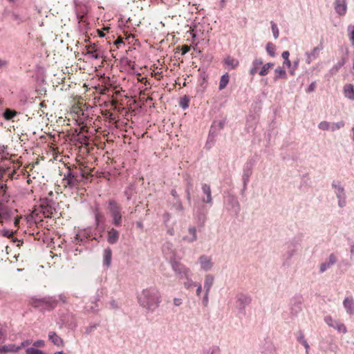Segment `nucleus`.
<instances>
[{
	"label": "nucleus",
	"mask_w": 354,
	"mask_h": 354,
	"mask_svg": "<svg viewBox=\"0 0 354 354\" xmlns=\"http://www.w3.org/2000/svg\"><path fill=\"white\" fill-rule=\"evenodd\" d=\"M335 328H336L339 332H342L343 333H346L347 332L346 326L342 323L337 322Z\"/></svg>",
	"instance_id": "47"
},
{
	"label": "nucleus",
	"mask_w": 354,
	"mask_h": 354,
	"mask_svg": "<svg viewBox=\"0 0 354 354\" xmlns=\"http://www.w3.org/2000/svg\"><path fill=\"white\" fill-rule=\"evenodd\" d=\"M75 12L79 22L84 21V17L88 12L87 7L79 0H74Z\"/></svg>",
	"instance_id": "11"
},
{
	"label": "nucleus",
	"mask_w": 354,
	"mask_h": 354,
	"mask_svg": "<svg viewBox=\"0 0 354 354\" xmlns=\"http://www.w3.org/2000/svg\"><path fill=\"white\" fill-rule=\"evenodd\" d=\"M189 98L187 96H184L183 97H182L180 99L179 104H180V106L183 109L185 110L189 106Z\"/></svg>",
	"instance_id": "40"
},
{
	"label": "nucleus",
	"mask_w": 354,
	"mask_h": 354,
	"mask_svg": "<svg viewBox=\"0 0 354 354\" xmlns=\"http://www.w3.org/2000/svg\"><path fill=\"white\" fill-rule=\"evenodd\" d=\"M224 62L228 67H230V69H234L239 65V61L230 56H227L225 59Z\"/></svg>",
	"instance_id": "30"
},
{
	"label": "nucleus",
	"mask_w": 354,
	"mask_h": 354,
	"mask_svg": "<svg viewBox=\"0 0 354 354\" xmlns=\"http://www.w3.org/2000/svg\"><path fill=\"white\" fill-rule=\"evenodd\" d=\"M189 235L183 237V239L188 243H192L197 239L196 229L195 227H190L188 229Z\"/></svg>",
	"instance_id": "22"
},
{
	"label": "nucleus",
	"mask_w": 354,
	"mask_h": 354,
	"mask_svg": "<svg viewBox=\"0 0 354 354\" xmlns=\"http://www.w3.org/2000/svg\"><path fill=\"white\" fill-rule=\"evenodd\" d=\"M80 174V171L78 169H71V167L68 165V186L73 185L75 182L78 181L77 178L79 177V174Z\"/></svg>",
	"instance_id": "18"
},
{
	"label": "nucleus",
	"mask_w": 354,
	"mask_h": 354,
	"mask_svg": "<svg viewBox=\"0 0 354 354\" xmlns=\"http://www.w3.org/2000/svg\"><path fill=\"white\" fill-rule=\"evenodd\" d=\"M198 262L201 265V268L204 271H209L213 267V262L212 261V258L207 255H201L198 258Z\"/></svg>",
	"instance_id": "14"
},
{
	"label": "nucleus",
	"mask_w": 354,
	"mask_h": 354,
	"mask_svg": "<svg viewBox=\"0 0 354 354\" xmlns=\"http://www.w3.org/2000/svg\"><path fill=\"white\" fill-rule=\"evenodd\" d=\"M119 239V232L114 228L108 231V242L111 244H115Z\"/></svg>",
	"instance_id": "23"
},
{
	"label": "nucleus",
	"mask_w": 354,
	"mask_h": 354,
	"mask_svg": "<svg viewBox=\"0 0 354 354\" xmlns=\"http://www.w3.org/2000/svg\"><path fill=\"white\" fill-rule=\"evenodd\" d=\"M171 194L178 201H179V198H178V195L177 194V192L176 189H172L171 191Z\"/></svg>",
	"instance_id": "63"
},
{
	"label": "nucleus",
	"mask_w": 354,
	"mask_h": 354,
	"mask_svg": "<svg viewBox=\"0 0 354 354\" xmlns=\"http://www.w3.org/2000/svg\"><path fill=\"white\" fill-rule=\"evenodd\" d=\"M297 341L305 347L306 353V354H308L310 346L307 341L305 339L304 335L302 333H299V335L297 336Z\"/></svg>",
	"instance_id": "37"
},
{
	"label": "nucleus",
	"mask_w": 354,
	"mask_h": 354,
	"mask_svg": "<svg viewBox=\"0 0 354 354\" xmlns=\"http://www.w3.org/2000/svg\"><path fill=\"white\" fill-rule=\"evenodd\" d=\"M332 187L334 189L335 194L338 200V206L344 207L346 206V194L344 187L340 182L334 180L332 183Z\"/></svg>",
	"instance_id": "4"
},
{
	"label": "nucleus",
	"mask_w": 354,
	"mask_h": 354,
	"mask_svg": "<svg viewBox=\"0 0 354 354\" xmlns=\"http://www.w3.org/2000/svg\"><path fill=\"white\" fill-rule=\"evenodd\" d=\"M72 102L70 111H68L71 118H68V122H72L75 125L80 127L84 124L85 119L84 111L81 107L83 100L82 98H80L77 102L73 100Z\"/></svg>",
	"instance_id": "2"
},
{
	"label": "nucleus",
	"mask_w": 354,
	"mask_h": 354,
	"mask_svg": "<svg viewBox=\"0 0 354 354\" xmlns=\"http://www.w3.org/2000/svg\"><path fill=\"white\" fill-rule=\"evenodd\" d=\"M274 63L269 62L264 64L261 69L259 71V74L261 76H265L268 73L269 69L272 68L274 66Z\"/></svg>",
	"instance_id": "35"
},
{
	"label": "nucleus",
	"mask_w": 354,
	"mask_h": 354,
	"mask_svg": "<svg viewBox=\"0 0 354 354\" xmlns=\"http://www.w3.org/2000/svg\"><path fill=\"white\" fill-rule=\"evenodd\" d=\"M187 185H186V190H189V192H191V190L193 188V183H192V179L189 177L187 179Z\"/></svg>",
	"instance_id": "53"
},
{
	"label": "nucleus",
	"mask_w": 354,
	"mask_h": 354,
	"mask_svg": "<svg viewBox=\"0 0 354 354\" xmlns=\"http://www.w3.org/2000/svg\"><path fill=\"white\" fill-rule=\"evenodd\" d=\"M140 305L148 311H153L160 303V295L155 288L144 289L138 296Z\"/></svg>",
	"instance_id": "1"
},
{
	"label": "nucleus",
	"mask_w": 354,
	"mask_h": 354,
	"mask_svg": "<svg viewBox=\"0 0 354 354\" xmlns=\"http://www.w3.org/2000/svg\"><path fill=\"white\" fill-rule=\"evenodd\" d=\"M346 62V59L345 57H342L338 62L333 66V68L330 70V73L332 75L335 74L339 69L342 67Z\"/></svg>",
	"instance_id": "32"
},
{
	"label": "nucleus",
	"mask_w": 354,
	"mask_h": 354,
	"mask_svg": "<svg viewBox=\"0 0 354 354\" xmlns=\"http://www.w3.org/2000/svg\"><path fill=\"white\" fill-rule=\"evenodd\" d=\"M344 94L348 99L354 100V86L351 84L344 85Z\"/></svg>",
	"instance_id": "24"
},
{
	"label": "nucleus",
	"mask_w": 354,
	"mask_h": 354,
	"mask_svg": "<svg viewBox=\"0 0 354 354\" xmlns=\"http://www.w3.org/2000/svg\"><path fill=\"white\" fill-rule=\"evenodd\" d=\"M252 299L250 296L244 294L237 295L236 308L241 314H245V307L250 304Z\"/></svg>",
	"instance_id": "10"
},
{
	"label": "nucleus",
	"mask_w": 354,
	"mask_h": 354,
	"mask_svg": "<svg viewBox=\"0 0 354 354\" xmlns=\"http://www.w3.org/2000/svg\"><path fill=\"white\" fill-rule=\"evenodd\" d=\"M229 81H230V77H229V75L228 73H225L224 75H223L221 77V80H220V82H219V86H218V88L219 90H223L224 89L227 84L229 83Z\"/></svg>",
	"instance_id": "33"
},
{
	"label": "nucleus",
	"mask_w": 354,
	"mask_h": 354,
	"mask_svg": "<svg viewBox=\"0 0 354 354\" xmlns=\"http://www.w3.org/2000/svg\"><path fill=\"white\" fill-rule=\"evenodd\" d=\"M16 232H13V231H11V230H7V229H3L2 231H1V235L4 237H7V238H11L12 234H15Z\"/></svg>",
	"instance_id": "48"
},
{
	"label": "nucleus",
	"mask_w": 354,
	"mask_h": 354,
	"mask_svg": "<svg viewBox=\"0 0 354 354\" xmlns=\"http://www.w3.org/2000/svg\"><path fill=\"white\" fill-rule=\"evenodd\" d=\"M171 265L176 274L179 275L180 278L185 277L188 279L189 276L191 274V271L188 268L176 260L171 261Z\"/></svg>",
	"instance_id": "6"
},
{
	"label": "nucleus",
	"mask_w": 354,
	"mask_h": 354,
	"mask_svg": "<svg viewBox=\"0 0 354 354\" xmlns=\"http://www.w3.org/2000/svg\"><path fill=\"white\" fill-rule=\"evenodd\" d=\"M276 75L274 77V81H277L279 78L286 79V73L284 69L282 68H277L275 69Z\"/></svg>",
	"instance_id": "36"
},
{
	"label": "nucleus",
	"mask_w": 354,
	"mask_h": 354,
	"mask_svg": "<svg viewBox=\"0 0 354 354\" xmlns=\"http://www.w3.org/2000/svg\"><path fill=\"white\" fill-rule=\"evenodd\" d=\"M33 346L35 347H42L44 346V341L41 339L37 340L33 343Z\"/></svg>",
	"instance_id": "56"
},
{
	"label": "nucleus",
	"mask_w": 354,
	"mask_h": 354,
	"mask_svg": "<svg viewBox=\"0 0 354 354\" xmlns=\"http://www.w3.org/2000/svg\"><path fill=\"white\" fill-rule=\"evenodd\" d=\"M209 354H220V349L218 346H214L210 349Z\"/></svg>",
	"instance_id": "58"
},
{
	"label": "nucleus",
	"mask_w": 354,
	"mask_h": 354,
	"mask_svg": "<svg viewBox=\"0 0 354 354\" xmlns=\"http://www.w3.org/2000/svg\"><path fill=\"white\" fill-rule=\"evenodd\" d=\"M316 87H317L316 82H312L309 85L308 88L306 90V92L307 93H312V92H313L315 90Z\"/></svg>",
	"instance_id": "51"
},
{
	"label": "nucleus",
	"mask_w": 354,
	"mask_h": 354,
	"mask_svg": "<svg viewBox=\"0 0 354 354\" xmlns=\"http://www.w3.org/2000/svg\"><path fill=\"white\" fill-rule=\"evenodd\" d=\"M318 127L320 129H322L324 131H326V130H328L330 129V124L328 122H326V121H322L321 122L319 125H318Z\"/></svg>",
	"instance_id": "45"
},
{
	"label": "nucleus",
	"mask_w": 354,
	"mask_h": 354,
	"mask_svg": "<svg viewBox=\"0 0 354 354\" xmlns=\"http://www.w3.org/2000/svg\"><path fill=\"white\" fill-rule=\"evenodd\" d=\"M26 353V354H45L41 350L33 347L28 348Z\"/></svg>",
	"instance_id": "43"
},
{
	"label": "nucleus",
	"mask_w": 354,
	"mask_h": 354,
	"mask_svg": "<svg viewBox=\"0 0 354 354\" xmlns=\"http://www.w3.org/2000/svg\"><path fill=\"white\" fill-rule=\"evenodd\" d=\"M109 207L113 218V223L115 226H120L122 223V215L120 206L118 205L115 201L112 200L109 203Z\"/></svg>",
	"instance_id": "5"
},
{
	"label": "nucleus",
	"mask_w": 354,
	"mask_h": 354,
	"mask_svg": "<svg viewBox=\"0 0 354 354\" xmlns=\"http://www.w3.org/2000/svg\"><path fill=\"white\" fill-rule=\"evenodd\" d=\"M32 304L36 308L41 307L46 309H51L55 307L56 301L51 297H45L40 299H34Z\"/></svg>",
	"instance_id": "7"
},
{
	"label": "nucleus",
	"mask_w": 354,
	"mask_h": 354,
	"mask_svg": "<svg viewBox=\"0 0 354 354\" xmlns=\"http://www.w3.org/2000/svg\"><path fill=\"white\" fill-rule=\"evenodd\" d=\"M343 306L349 315L354 314V299L353 297H346L343 301Z\"/></svg>",
	"instance_id": "20"
},
{
	"label": "nucleus",
	"mask_w": 354,
	"mask_h": 354,
	"mask_svg": "<svg viewBox=\"0 0 354 354\" xmlns=\"http://www.w3.org/2000/svg\"><path fill=\"white\" fill-rule=\"evenodd\" d=\"M86 48V55L90 56L91 58L97 59L102 57L101 50L97 44H91L87 46Z\"/></svg>",
	"instance_id": "15"
},
{
	"label": "nucleus",
	"mask_w": 354,
	"mask_h": 354,
	"mask_svg": "<svg viewBox=\"0 0 354 354\" xmlns=\"http://www.w3.org/2000/svg\"><path fill=\"white\" fill-rule=\"evenodd\" d=\"M55 203L52 201L47 198L41 201L40 207L42 209L43 214L46 217H50L54 212L57 213L56 208L54 207Z\"/></svg>",
	"instance_id": "12"
},
{
	"label": "nucleus",
	"mask_w": 354,
	"mask_h": 354,
	"mask_svg": "<svg viewBox=\"0 0 354 354\" xmlns=\"http://www.w3.org/2000/svg\"><path fill=\"white\" fill-rule=\"evenodd\" d=\"M298 245L299 241L295 238L292 239L285 244V247L287 250L283 254V257L286 262L290 261L294 256Z\"/></svg>",
	"instance_id": "9"
},
{
	"label": "nucleus",
	"mask_w": 354,
	"mask_h": 354,
	"mask_svg": "<svg viewBox=\"0 0 354 354\" xmlns=\"http://www.w3.org/2000/svg\"><path fill=\"white\" fill-rule=\"evenodd\" d=\"M17 112L15 110H12L10 109H6L4 112L3 113V117L6 120H10L12 119L16 115Z\"/></svg>",
	"instance_id": "34"
},
{
	"label": "nucleus",
	"mask_w": 354,
	"mask_h": 354,
	"mask_svg": "<svg viewBox=\"0 0 354 354\" xmlns=\"http://www.w3.org/2000/svg\"><path fill=\"white\" fill-rule=\"evenodd\" d=\"M350 252H351V259H352V257H354V243L351 245Z\"/></svg>",
	"instance_id": "64"
},
{
	"label": "nucleus",
	"mask_w": 354,
	"mask_h": 354,
	"mask_svg": "<svg viewBox=\"0 0 354 354\" xmlns=\"http://www.w3.org/2000/svg\"><path fill=\"white\" fill-rule=\"evenodd\" d=\"M266 48L269 55L271 57L275 56V46L273 44L270 42L268 43Z\"/></svg>",
	"instance_id": "38"
},
{
	"label": "nucleus",
	"mask_w": 354,
	"mask_h": 354,
	"mask_svg": "<svg viewBox=\"0 0 354 354\" xmlns=\"http://www.w3.org/2000/svg\"><path fill=\"white\" fill-rule=\"evenodd\" d=\"M325 322L330 327L335 328L336 321L333 320L330 316L324 318Z\"/></svg>",
	"instance_id": "46"
},
{
	"label": "nucleus",
	"mask_w": 354,
	"mask_h": 354,
	"mask_svg": "<svg viewBox=\"0 0 354 354\" xmlns=\"http://www.w3.org/2000/svg\"><path fill=\"white\" fill-rule=\"evenodd\" d=\"M21 348V346H17L15 344L4 345L0 348V353L2 352H17Z\"/></svg>",
	"instance_id": "31"
},
{
	"label": "nucleus",
	"mask_w": 354,
	"mask_h": 354,
	"mask_svg": "<svg viewBox=\"0 0 354 354\" xmlns=\"http://www.w3.org/2000/svg\"><path fill=\"white\" fill-rule=\"evenodd\" d=\"M48 338L56 346H59L64 344L63 339L60 337H59L55 332H49Z\"/></svg>",
	"instance_id": "25"
},
{
	"label": "nucleus",
	"mask_w": 354,
	"mask_h": 354,
	"mask_svg": "<svg viewBox=\"0 0 354 354\" xmlns=\"http://www.w3.org/2000/svg\"><path fill=\"white\" fill-rule=\"evenodd\" d=\"M185 192L187 202L189 204H191V192H189V190H185Z\"/></svg>",
	"instance_id": "61"
},
{
	"label": "nucleus",
	"mask_w": 354,
	"mask_h": 354,
	"mask_svg": "<svg viewBox=\"0 0 354 354\" xmlns=\"http://www.w3.org/2000/svg\"><path fill=\"white\" fill-rule=\"evenodd\" d=\"M346 0H335V9L339 15H344L346 12Z\"/></svg>",
	"instance_id": "21"
},
{
	"label": "nucleus",
	"mask_w": 354,
	"mask_h": 354,
	"mask_svg": "<svg viewBox=\"0 0 354 354\" xmlns=\"http://www.w3.org/2000/svg\"><path fill=\"white\" fill-rule=\"evenodd\" d=\"M345 123L344 121H339L335 123H333L330 125V129L332 131H335L344 126Z\"/></svg>",
	"instance_id": "41"
},
{
	"label": "nucleus",
	"mask_w": 354,
	"mask_h": 354,
	"mask_svg": "<svg viewBox=\"0 0 354 354\" xmlns=\"http://www.w3.org/2000/svg\"><path fill=\"white\" fill-rule=\"evenodd\" d=\"M271 28L273 33V36L275 39H277L279 37V29L277 28V26L276 24H274L273 21H271Z\"/></svg>",
	"instance_id": "44"
},
{
	"label": "nucleus",
	"mask_w": 354,
	"mask_h": 354,
	"mask_svg": "<svg viewBox=\"0 0 354 354\" xmlns=\"http://www.w3.org/2000/svg\"><path fill=\"white\" fill-rule=\"evenodd\" d=\"M10 217V212L7 208L0 207V223H2L1 218H8Z\"/></svg>",
	"instance_id": "39"
},
{
	"label": "nucleus",
	"mask_w": 354,
	"mask_h": 354,
	"mask_svg": "<svg viewBox=\"0 0 354 354\" xmlns=\"http://www.w3.org/2000/svg\"><path fill=\"white\" fill-rule=\"evenodd\" d=\"M203 193L206 196V197L202 198V202L205 203L207 204H212V191L210 186L206 183H203L201 187Z\"/></svg>",
	"instance_id": "19"
},
{
	"label": "nucleus",
	"mask_w": 354,
	"mask_h": 354,
	"mask_svg": "<svg viewBox=\"0 0 354 354\" xmlns=\"http://www.w3.org/2000/svg\"><path fill=\"white\" fill-rule=\"evenodd\" d=\"M74 131L77 133V135L75 136L74 133H73L72 136L71 137L70 131H69V129H68V134H67L68 139H70L71 140H73L74 139V140H78L80 142L82 143V140L84 139V136H83V135L81 134V129L75 128L74 129Z\"/></svg>",
	"instance_id": "27"
},
{
	"label": "nucleus",
	"mask_w": 354,
	"mask_h": 354,
	"mask_svg": "<svg viewBox=\"0 0 354 354\" xmlns=\"http://www.w3.org/2000/svg\"><path fill=\"white\" fill-rule=\"evenodd\" d=\"M94 214L96 224L97 225H98L100 221L104 218V216L99 212V209L97 207H96L94 210Z\"/></svg>",
	"instance_id": "42"
},
{
	"label": "nucleus",
	"mask_w": 354,
	"mask_h": 354,
	"mask_svg": "<svg viewBox=\"0 0 354 354\" xmlns=\"http://www.w3.org/2000/svg\"><path fill=\"white\" fill-rule=\"evenodd\" d=\"M225 207L232 214L237 216L241 210L240 204L234 196H228L226 198Z\"/></svg>",
	"instance_id": "8"
},
{
	"label": "nucleus",
	"mask_w": 354,
	"mask_h": 354,
	"mask_svg": "<svg viewBox=\"0 0 354 354\" xmlns=\"http://www.w3.org/2000/svg\"><path fill=\"white\" fill-rule=\"evenodd\" d=\"M112 259V251L109 248L104 250L103 254V263L104 266L109 267L111 265Z\"/></svg>",
	"instance_id": "26"
},
{
	"label": "nucleus",
	"mask_w": 354,
	"mask_h": 354,
	"mask_svg": "<svg viewBox=\"0 0 354 354\" xmlns=\"http://www.w3.org/2000/svg\"><path fill=\"white\" fill-rule=\"evenodd\" d=\"M263 64V59L261 58H256L252 62V67L250 70V74L254 75L257 73V71L261 65Z\"/></svg>",
	"instance_id": "29"
},
{
	"label": "nucleus",
	"mask_w": 354,
	"mask_h": 354,
	"mask_svg": "<svg viewBox=\"0 0 354 354\" xmlns=\"http://www.w3.org/2000/svg\"><path fill=\"white\" fill-rule=\"evenodd\" d=\"M194 215L198 225L203 226L207 221L208 209L203 205H194Z\"/></svg>",
	"instance_id": "3"
},
{
	"label": "nucleus",
	"mask_w": 354,
	"mask_h": 354,
	"mask_svg": "<svg viewBox=\"0 0 354 354\" xmlns=\"http://www.w3.org/2000/svg\"><path fill=\"white\" fill-rule=\"evenodd\" d=\"M8 65V62L6 59H0V71H3L4 68H7Z\"/></svg>",
	"instance_id": "50"
},
{
	"label": "nucleus",
	"mask_w": 354,
	"mask_h": 354,
	"mask_svg": "<svg viewBox=\"0 0 354 354\" xmlns=\"http://www.w3.org/2000/svg\"><path fill=\"white\" fill-rule=\"evenodd\" d=\"M252 174V163L251 161L247 162L243 169V187L245 189L249 182L250 178Z\"/></svg>",
	"instance_id": "13"
},
{
	"label": "nucleus",
	"mask_w": 354,
	"mask_h": 354,
	"mask_svg": "<svg viewBox=\"0 0 354 354\" xmlns=\"http://www.w3.org/2000/svg\"><path fill=\"white\" fill-rule=\"evenodd\" d=\"M209 292H205V295H204V297L203 298V304L205 306H207L208 305V302H209V297H208V295H209Z\"/></svg>",
	"instance_id": "52"
},
{
	"label": "nucleus",
	"mask_w": 354,
	"mask_h": 354,
	"mask_svg": "<svg viewBox=\"0 0 354 354\" xmlns=\"http://www.w3.org/2000/svg\"><path fill=\"white\" fill-rule=\"evenodd\" d=\"M21 218V216H17L14 220V224L15 227H18L19 224L20 219Z\"/></svg>",
	"instance_id": "62"
},
{
	"label": "nucleus",
	"mask_w": 354,
	"mask_h": 354,
	"mask_svg": "<svg viewBox=\"0 0 354 354\" xmlns=\"http://www.w3.org/2000/svg\"><path fill=\"white\" fill-rule=\"evenodd\" d=\"M322 50V46L319 45L315 47L310 52H306V63L310 64L314 59L318 57L321 50Z\"/></svg>",
	"instance_id": "17"
},
{
	"label": "nucleus",
	"mask_w": 354,
	"mask_h": 354,
	"mask_svg": "<svg viewBox=\"0 0 354 354\" xmlns=\"http://www.w3.org/2000/svg\"><path fill=\"white\" fill-rule=\"evenodd\" d=\"M337 261V257L335 255L332 253L329 255L328 261L320 264L319 271L321 273L324 272L328 268H330L332 266L335 265Z\"/></svg>",
	"instance_id": "16"
},
{
	"label": "nucleus",
	"mask_w": 354,
	"mask_h": 354,
	"mask_svg": "<svg viewBox=\"0 0 354 354\" xmlns=\"http://www.w3.org/2000/svg\"><path fill=\"white\" fill-rule=\"evenodd\" d=\"M64 158H65V156L61 155L59 152L55 154L54 159L55 160L62 162L63 165L66 167V163L64 161Z\"/></svg>",
	"instance_id": "49"
},
{
	"label": "nucleus",
	"mask_w": 354,
	"mask_h": 354,
	"mask_svg": "<svg viewBox=\"0 0 354 354\" xmlns=\"http://www.w3.org/2000/svg\"><path fill=\"white\" fill-rule=\"evenodd\" d=\"M174 207L177 211L183 212L184 210V207H183V204L180 200L178 201V204L174 205Z\"/></svg>",
	"instance_id": "54"
},
{
	"label": "nucleus",
	"mask_w": 354,
	"mask_h": 354,
	"mask_svg": "<svg viewBox=\"0 0 354 354\" xmlns=\"http://www.w3.org/2000/svg\"><path fill=\"white\" fill-rule=\"evenodd\" d=\"M295 308V313H297V310H301V304L300 303L295 304L292 306V308H291L292 313H294Z\"/></svg>",
	"instance_id": "55"
},
{
	"label": "nucleus",
	"mask_w": 354,
	"mask_h": 354,
	"mask_svg": "<svg viewBox=\"0 0 354 354\" xmlns=\"http://www.w3.org/2000/svg\"><path fill=\"white\" fill-rule=\"evenodd\" d=\"M214 277L212 274H207L205 277L204 288L205 292H209L214 283Z\"/></svg>",
	"instance_id": "28"
},
{
	"label": "nucleus",
	"mask_w": 354,
	"mask_h": 354,
	"mask_svg": "<svg viewBox=\"0 0 354 354\" xmlns=\"http://www.w3.org/2000/svg\"><path fill=\"white\" fill-rule=\"evenodd\" d=\"M190 50V48L187 45H183L182 46L181 50H182V55H184L186 53H187Z\"/></svg>",
	"instance_id": "57"
},
{
	"label": "nucleus",
	"mask_w": 354,
	"mask_h": 354,
	"mask_svg": "<svg viewBox=\"0 0 354 354\" xmlns=\"http://www.w3.org/2000/svg\"><path fill=\"white\" fill-rule=\"evenodd\" d=\"M289 55H290V53L288 50H286V51H283L282 53V55H281V57L283 58V59H289Z\"/></svg>",
	"instance_id": "59"
},
{
	"label": "nucleus",
	"mask_w": 354,
	"mask_h": 354,
	"mask_svg": "<svg viewBox=\"0 0 354 354\" xmlns=\"http://www.w3.org/2000/svg\"><path fill=\"white\" fill-rule=\"evenodd\" d=\"M174 304L176 306H178L182 304V300L181 299L175 298L174 299Z\"/></svg>",
	"instance_id": "60"
}]
</instances>
